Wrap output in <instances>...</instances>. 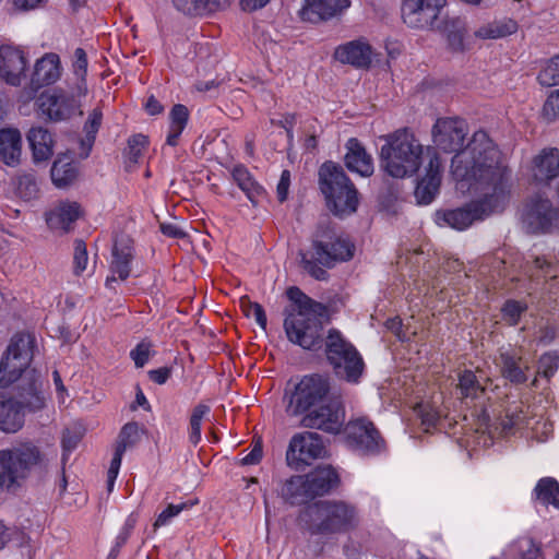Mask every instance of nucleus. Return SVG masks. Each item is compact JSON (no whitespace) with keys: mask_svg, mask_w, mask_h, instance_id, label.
<instances>
[{"mask_svg":"<svg viewBox=\"0 0 559 559\" xmlns=\"http://www.w3.org/2000/svg\"><path fill=\"white\" fill-rule=\"evenodd\" d=\"M29 377L23 380L14 397L0 393V429L13 433L20 430L24 424L25 411L35 412L45 405V399L39 390V376L31 370Z\"/></svg>","mask_w":559,"mask_h":559,"instance_id":"nucleus-5","label":"nucleus"},{"mask_svg":"<svg viewBox=\"0 0 559 559\" xmlns=\"http://www.w3.org/2000/svg\"><path fill=\"white\" fill-rule=\"evenodd\" d=\"M338 484V474L332 466H319L305 476H294L287 480L283 495L292 504H301L329 493Z\"/></svg>","mask_w":559,"mask_h":559,"instance_id":"nucleus-8","label":"nucleus"},{"mask_svg":"<svg viewBox=\"0 0 559 559\" xmlns=\"http://www.w3.org/2000/svg\"><path fill=\"white\" fill-rule=\"evenodd\" d=\"M262 447L260 443L254 444L252 450L246 454L241 460L242 465H254L258 464L262 459Z\"/></svg>","mask_w":559,"mask_h":559,"instance_id":"nucleus-62","label":"nucleus"},{"mask_svg":"<svg viewBox=\"0 0 559 559\" xmlns=\"http://www.w3.org/2000/svg\"><path fill=\"white\" fill-rule=\"evenodd\" d=\"M22 158V134L16 128L0 129V162L9 167L20 165Z\"/></svg>","mask_w":559,"mask_h":559,"instance_id":"nucleus-27","label":"nucleus"},{"mask_svg":"<svg viewBox=\"0 0 559 559\" xmlns=\"http://www.w3.org/2000/svg\"><path fill=\"white\" fill-rule=\"evenodd\" d=\"M19 193L26 199L35 198L37 194V186L31 178L20 180Z\"/></svg>","mask_w":559,"mask_h":559,"instance_id":"nucleus-61","label":"nucleus"},{"mask_svg":"<svg viewBox=\"0 0 559 559\" xmlns=\"http://www.w3.org/2000/svg\"><path fill=\"white\" fill-rule=\"evenodd\" d=\"M457 390L462 399L471 400L479 399L485 393V386L471 370H465L459 376Z\"/></svg>","mask_w":559,"mask_h":559,"instance_id":"nucleus-37","label":"nucleus"},{"mask_svg":"<svg viewBox=\"0 0 559 559\" xmlns=\"http://www.w3.org/2000/svg\"><path fill=\"white\" fill-rule=\"evenodd\" d=\"M61 76V63L57 53L49 52L36 61L32 84L36 87L50 85L57 82Z\"/></svg>","mask_w":559,"mask_h":559,"instance_id":"nucleus-28","label":"nucleus"},{"mask_svg":"<svg viewBox=\"0 0 559 559\" xmlns=\"http://www.w3.org/2000/svg\"><path fill=\"white\" fill-rule=\"evenodd\" d=\"M347 152L345 154L346 167L361 177H370L373 174V159L367 153L362 144L355 138H352L346 143Z\"/></svg>","mask_w":559,"mask_h":559,"instance_id":"nucleus-26","label":"nucleus"},{"mask_svg":"<svg viewBox=\"0 0 559 559\" xmlns=\"http://www.w3.org/2000/svg\"><path fill=\"white\" fill-rule=\"evenodd\" d=\"M498 366L502 377L513 384L525 383L528 379L530 362L514 350H501Z\"/></svg>","mask_w":559,"mask_h":559,"instance_id":"nucleus-25","label":"nucleus"},{"mask_svg":"<svg viewBox=\"0 0 559 559\" xmlns=\"http://www.w3.org/2000/svg\"><path fill=\"white\" fill-rule=\"evenodd\" d=\"M289 186L290 173L288 170H283L276 187L277 199L280 202H284L287 199Z\"/></svg>","mask_w":559,"mask_h":559,"instance_id":"nucleus-60","label":"nucleus"},{"mask_svg":"<svg viewBox=\"0 0 559 559\" xmlns=\"http://www.w3.org/2000/svg\"><path fill=\"white\" fill-rule=\"evenodd\" d=\"M324 309L287 312L284 330L287 338L304 349H320L323 344V324L321 321Z\"/></svg>","mask_w":559,"mask_h":559,"instance_id":"nucleus-10","label":"nucleus"},{"mask_svg":"<svg viewBox=\"0 0 559 559\" xmlns=\"http://www.w3.org/2000/svg\"><path fill=\"white\" fill-rule=\"evenodd\" d=\"M325 354L336 376L348 382H358L365 368L364 360L354 345L336 329H331L326 335Z\"/></svg>","mask_w":559,"mask_h":559,"instance_id":"nucleus-9","label":"nucleus"},{"mask_svg":"<svg viewBox=\"0 0 559 559\" xmlns=\"http://www.w3.org/2000/svg\"><path fill=\"white\" fill-rule=\"evenodd\" d=\"M130 356L133 359L134 365L138 368H142L148 361L151 356L150 344L143 342L138 344L136 347L130 352Z\"/></svg>","mask_w":559,"mask_h":559,"instance_id":"nucleus-56","label":"nucleus"},{"mask_svg":"<svg viewBox=\"0 0 559 559\" xmlns=\"http://www.w3.org/2000/svg\"><path fill=\"white\" fill-rule=\"evenodd\" d=\"M304 521L311 534L333 535L355 530L359 512L355 504L344 500H323L309 506Z\"/></svg>","mask_w":559,"mask_h":559,"instance_id":"nucleus-4","label":"nucleus"},{"mask_svg":"<svg viewBox=\"0 0 559 559\" xmlns=\"http://www.w3.org/2000/svg\"><path fill=\"white\" fill-rule=\"evenodd\" d=\"M287 296L289 300L293 301V305L286 309L287 312L295 311H308L313 309H324V306L320 302H317L309 298L306 294H304L298 287H290L287 290Z\"/></svg>","mask_w":559,"mask_h":559,"instance_id":"nucleus-40","label":"nucleus"},{"mask_svg":"<svg viewBox=\"0 0 559 559\" xmlns=\"http://www.w3.org/2000/svg\"><path fill=\"white\" fill-rule=\"evenodd\" d=\"M148 141L143 134L132 135L128 140V157L131 162L136 163L142 155L143 150L146 147Z\"/></svg>","mask_w":559,"mask_h":559,"instance_id":"nucleus-48","label":"nucleus"},{"mask_svg":"<svg viewBox=\"0 0 559 559\" xmlns=\"http://www.w3.org/2000/svg\"><path fill=\"white\" fill-rule=\"evenodd\" d=\"M468 133V128L463 119L456 117L439 118L432 127V141L436 147L445 153L465 150L468 145L462 148V145ZM469 144V142L467 143Z\"/></svg>","mask_w":559,"mask_h":559,"instance_id":"nucleus-17","label":"nucleus"},{"mask_svg":"<svg viewBox=\"0 0 559 559\" xmlns=\"http://www.w3.org/2000/svg\"><path fill=\"white\" fill-rule=\"evenodd\" d=\"M24 539L25 535L22 531L16 527H7L3 522L0 521V549L10 542H15L17 545H22Z\"/></svg>","mask_w":559,"mask_h":559,"instance_id":"nucleus-49","label":"nucleus"},{"mask_svg":"<svg viewBox=\"0 0 559 559\" xmlns=\"http://www.w3.org/2000/svg\"><path fill=\"white\" fill-rule=\"evenodd\" d=\"M429 163L426 175L418 181L415 189V198L418 204L427 205L433 201L439 192L441 183V159L432 147H427Z\"/></svg>","mask_w":559,"mask_h":559,"instance_id":"nucleus-21","label":"nucleus"},{"mask_svg":"<svg viewBox=\"0 0 559 559\" xmlns=\"http://www.w3.org/2000/svg\"><path fill=\"white\" fill-rule=\"evenodd\" d=\"M451 173L459 191L480 198L462 207L437 211L435 221L439 226L464 230L504 209L509 201V171L487 132H474L468 146L452 157Z\"/></svg>","mask_w":559,"mask_h":559,"instance_id":"nucleus-1","label":"nucleus"},{"mask_svg":"<svg viewBox=\"0 0 559 559\" xmlns=\"http://www.w3.org/2000/svg\"><path fill=\"white\" fill-rule=\"evenodd\" d=\"M73 70L78 76V83L82 82L83 86H86L84 75L87 70V57L83 48H76L74 51Z\"/></svg>","mask_w":559,"mask_h":559,"instance_id":"nucleus-52","label":"nucleus"},{"mask_svg":"<svg viewBox=\"0 0 559 559\" xmlns=\"http://www.w3.org/2000/svg\"><path fill=\"white\" fill-rule=\"evenodd\" d=\"M535 492L543 504H552L559 509V483L555 478H542L535 487Z\"/></svg>","mask_w":559,"mask_h":559,"instance_id":"nucleus-38","label":"nucleus"},{"mask_svg":"<svg viewBox=\"0 0 559 559\" xmlns=\"http://www.w3.org/2000/svg\"><path fill=\"white\" fill-rule=\"evenodd\" d=\"M349 5L350 0H305L300 16L304 21L316 23L341 14Z\"/></svg>","mask_w":559,"mask_h":559,"instance_id":"nucleus-24","label":"nucleus"},{"mask_svg":"<svg viewBox=\"0 0 559 559\" xmlns=\"http://www.w3.org/2000/svg\"><path fill=\"white\" fill-rule=\"evenodd\" d=\"M414 412L420 419L425 431H429L431 428H435L441 418L439 409L430 402H420L416 404Z\"/></svg>","mask_w":559,"mask_h":559,"instance_id":"nucleus-41","label":"nucleus"},{"mask_svg":"<svg viewBox=\"0 0 559 559\" xmlns=\"http://www.w3.org/2000/svg\"><path fill=\"white\" fill-rule=\"evenodd\" d=\"M526 305L516 300H508L502 307V318L510 325L519 323L522 313L526 310Z\"/></svg>","mask_w":559,"mask_h":559,"instance_id":"nucleus-47","label":"nucleus"},{"mask_svg":"<svg viewBox=\"0 0 559 559\" xmlns=\"http://www.w3.org/2000/svg\"><path fill=\"white\" fill-rule=\"evenodd\" d=\"M334 58L356 69H367L372 62V48L365 38H358L335 48Z\"/></svg>","mask_w":559,"mask_h":559,"instance_id":"nucleus-23","label":"nucleus"},{"mask_svg":"<svg viewBox=\"0 0 559 559\" xmlns=\"http://www.w3.org/2000/svg\"><path fill=\"white\" fill-rule=\"evenodd\" d=\"M143 433L144 429L138 423H127L118 435L116 449L126 452L128 449L135 447L140 442Z\"/></svg>","mask_w":559,"mask_h":559,"instance_id":"nucleus-39","label":"nucleus"},{"mask_svg":"<svg viewBox=\"0 0 559 559\" xmlns=\"http://www.w3.org/2000/svg\"><path fill=\"white\" fill-rule=\"evenodd\" d=\"M123 454H124V452H122L121 450H118V449L115 450V453H114V456L111 459L110 466L108 469L109 490H111L114 483L119 474Z\"/></svg>","mask_w":559,"mask_h":559,"instance_id":"nucleus-59","label":"nucleus"},{"mask_svg":"<svg viewBox=\"0 0 559 559\" xmlns=\"http://www.w3.org/2000/svg\"><path fill=\"white\" fill-rule=\"evenodd\" d=\"M26 66L27 60L21 49L9 45L0 47V78L8 84L20 85Z\"/></svg>","mask_w":559,"mask_h":559,"instance_id":"nucleus-22","label":"nucleus"},{"mask_svg":"<svg viewBox=\"0 0 559 559\" xmlns=\"http://www.w3.org/2000/svg\"><path fill=\"white\" fill-rule=\"evenodd\" d=\"M348 445L360 454L376 455L384 451L385 441L367 418L349 420L345 426Z\"/></svg>","mask_w":559,"mask_h":559,"instance_id":"nucleus-15","label":"nucleus"},{"mask_svg":"<svg viewBox=\"0 0 559 559\" xmlns=\"http://www.w3.org/2000/svg\"><path fill=\"white\" fill-rule=\"evenodd\" d=\"M457 26L453 31H450L448 33V43L450 47L455 50L460 51L464 49V26L457 22Z\"/></svg>","mask_w":559,"mask_h":559,"instance_id":"nucleus-57","label":"nucleus"},{"mask_svg":"<svg viewBox=\"0 0 559 559\" xmlns=\"http://www.w3.org/2000/svg\"><path fill=\"white\" fill-rule=\"evenodd\" d=\"M160 230L165 236L171 238H183L186 236V233L174 224H160Z\"/></svg>","mask_w":559,"mask_h":559,"instance_id":"nucleus-64","label":"nucleus"},{"mask_svg":"<svg viewBox=\"0 0 559 559\" xmlns=\"http://www.w3.org/2000/svg\"><path fill=\"white\" fill-rule=\"evenodd\" d=\"M88 264V253L86 249V243L76 239L74 241V252H73V273L76 276H80L86 269Z\"/></svg>","mask_w":559,"mask_h":559,"instance_id":"nucleus-43","label":"nucleus"},{"mask_svg":"<svg viewBox=\"0 0 559 559\" xmlns=\"http://www.w3.org/2000/svg\"><path fill=\"white\" fill-rule=\"evenodd\" d=\"M34 340L29 334H16L11 338L0 364V388L17 380L33 359Z\"/></svg>","mask_w":559,"mask_h":559,"instance_id":"nucleus-13","label":"nucleus"},{"mask_svg":"<svg viewBox=\"0 0 559 559\" xmlns=\"http://www.w3.org/2000/svg\"><path fill=\"white\" fill-rule=\"evenodd\" d=\"M171 369L168 367H162L148 371L150 379L157 384H164L170 377Z\"/></svg>","mask_w":559,"mask_h":559,"instance_id":"nucleus-63","label":"nucleus"},{"mask_svg":"<svg viewBox=\"0 0 559 559\" xmlns=\"http://www.w3.org/2000/svg\"><path fill=\"white\" fill-rule=\"evenodd\" d=\"M380 151V166L393 178L411 177L417 173L424 154V145L407 128L385 135Z\"/></svg>","mask_w":559,"mask_h":559,"instance_id":"nucleus-3","label":"nucleus"},{"mask_svg":"<svg viewBox=\"0 0 559 559\" xmlns=\"http://www.w3.org/2000/svg\"><path fill=\"white\" fill-rule=\"evenodd\" d=\"M194 502H181L178 504H169L164 511H162L154 522V527L158 528L167 525L171 519L177 516L181 511L191 508Z\"/></svg>","mask_w":559,"mask_h":559,"instance_id":"nucleus-46","label":"nucleus"},{"mask_svg":"<svg viewBox=\"0 0 559 559\" xmlns=\"http://www.w3.org/2000/svg\"><path fill=\"white\" fill-rule=\"evenodd\" d=\"M543 115L548 120L559 117V90L554 91L546 99L543 107Z\"/></svg>","mask_w":559,"mask_h":559,"instance_id":"nucleus-55","label":"nucleus"},{"mask_svg":"<svg viewBox=\"0 0 559 559\" xmlns=\"http://www.w3.org/2000/svg\"><path fill=\"white\" fill-rule=\"evenodd\" d=\"M518 31V24L511 19L496 20L481 25L475 31L474 35L480 39H499L514 34Z\"/></svg>","mask_w":559,"mask_h":559,"instance_id":"nucleus-33","label":"nucleus"},{"mask_svg":"<svg viewBox=\"0 0 559 559\" xmlns=\"http://www.w3.org/2000/svg\"><path fill=\"white\" fill-rule=\"evenodd\" d=\"M26 139L35 163L46 162L53 155L55 139L51 132L43 127H32Z\"/></svg>","mask_w":559,"mask_h":559,"instance_id":"nucleus-29","label":"nucleus"},{"mask_svg":"<svg viewBox=\"0 0 559 559\" xmlns=\"http://www.w3.org/2000/svg\"><path fill=\"white\" fill-rule=\"evenodd\" d=\"M52 182L58 188L69 186L76 178V168L68 156L58 157L50 170Z\"/></svg>","mask_w":559,"mask_h":559,"instance_id":"nucleus-35","label":"nucleus"},{"mask_svg":"<svg viewBox=\"0 0 559 559\" xmlns=\"http://www.w3.org/2000/svg\"><path fill=\"white\" fill-rule=\"evenodd\" d=\"M80 214L76 202H60L46 214V222L52 230L68 231Z\"/></svg>","mask_w":559,"mask_h":559,"instance_id":"nucleus-30","label":"nucleus"},{"mask_svg":"<svg viewBox=\"0 0 559 559\" xmlns=\"http://www.w3.org/2000/svg\"><path fill=\"white\" fill-rule=\"evenodd\" d=\"M246 317L252 318L263 329H266L267 320L266 314L261 305L257 302H248L243 306Z\"/></svg>","mask_w":559,"mask_h":559,"instance_id":"nucleus-53","label":"nucleus"},{"mask_svg":"<svg viewBox=\"0 0 559 559\" xmlns=\"http://www.w3.org/2000/svg\"><path fill=\"white\" fill-rule=\"evenodd\" d=\"M522 218L527 231L545 233L557 221L558 212L548 199L538 195L525 205Z\"/></svg>","mask_w":559,"mask_h":559,"instance_id":"nucleus-19","label":"nucleus"},{"mask_svg":"<svg viewBox=\"0 0 559 559\" xmlns=\"http://www.w3.org/2000/svg\"><path fill=\"white\" fill-rule=\"evenodd\" d=\"M326 455L322 437L317 432L304 431L292 437L286 452L287 464L299 469Z\"/></svg>","mask_w":559,"mask_h":559,"instance_id":"nucleus-16","label":"nucleus"},{"mask_svg":"<svg viewBox=\"0 0 559 559\" xmlns=\"http://www.w3.org/2000/svg\"><path fill=\"white\" fill-rule=\"evenodd\" d=\"M82 439V433L78 430L66 429L62 435V461H67L68 454L73 451Z\"/></svg>","mask_w":559,"mask_h":559,"instance_id":"nucleus-51","label":"nucleus"},{"mask_svg":"<svg viewBox=\"0 0 559 559\" xmlns=\"http://www.w3.org/2000/svg\"><path fill=\"white\" fill-rule=\"evenodd\" d=\"M539 365L543 368V373L550 377L559 367V356L552 353L545 354L540 357Z\"/></svg>","mask_w":559,"mask_h":559,"instance_id":"nucleus-58","label":"nucleus"},{"mask_svg":"<svg viewBox=\"0 0 559 559\" xmlns=\"http://www.w3.org/2000/svg\"><path fill=\"white\" fill-rule=\"evenodd\" d=\"M538 81L542 85L554 86L559 84V56L552 58L539 72Z\"/></svg>","mask_w":559,"mask_h":559,"instance_id":"nucleus-45","label":"nucleus"},{"mask_svg":"<svg viewBox=\"0 0 559 559\" xmlns=\"http://www.w3.org/2000/svg\"><path fill=\"white\" fill-rule=\"evenodd\" d=\"M210 414V406L203 403L198 404L192 409L189 420V440L197 445L201 440V423Z\"/></svg>","mask_w":559,"mask_h":559,"instance_id":"nucleus-42","label":"nucleus"},{"mask_svg":"<svg viewBox=\"0 0 559 559\" xmlns=\"http://www.w3.org/2000/svg\"><path fill=\"white\" fill-rule=\"evenodd\" d=\"M45 455L32 442L0 451V486L7 490L20 487L33 471L44 466Z\"/></svg>","mask_w":559,"mask_h":559,"instance_id":"nucleus-7","label":"nucleus"},{"mask_svg":"<svg viewBox=\"0 0 559 559\" xmlns=\"http://www.w3.org/2000/svg\"><path fill=\"white\" fill-rule=\"evenodd\" d=\"M447 0H404L402 17L414 28H427L433 25Z\"/></svg>","mask_w":559,"mask_h":559,"instance_id":"nucleus-18","label":"nucleus"},{"mask_svg":"<svg viewBox=\"0 0 559 559\" xmlns=\"http://www.w3.org/2000/svg\"><path fill=\"white\" fill-rule=\"evenodd\" d=\"M319 183L328 207L337 216L350 215L358 206V191L343 168L332 162L319 170Z\"/></svg>","mask_w":559,"mask_h":559,"instance_id":"nucleus-6","label":"nucleus"},{"mask_svg":"<svg viewBox=\"0 0 559 559\" xmlns=\"http://www.w3.org/2000/svg\"><path fill=\"white\" fill-rule=\"evenodd\" d=\"M344 423L345 409L341 399L335 395L306 412L300 419L301 427L333 435L341 432Z\"/></svg>","mask_w":559,"mask_h":559,"instance_id":"nucleus-14","label":"nucleus"},{"mask_svg":"<svg viewBox=\"0 0 559 559\" xmlns=\"http://www.w3.org/2000/svg\"><path fill=\"white\" fill-rule=\"evenodd\" d=\"M230 0H173L175 8L187 15H202L229 4Z\"/></svg>","mask_w":559,"mask_h":559,"instance_id":"nucleus-32","label":"nucleus"},{"mask_svg":"<svg viewBox=\"0 0 559 559\" xmlns=\"http://www.w3.org/2000/svg\"><path fill=\"white\" fill-rule=\"evenodd\" d=\"M525 418L521 407L515 406L514 408H509L506 414V419L502 421V428L508 431L515 427H521L525 424Z\"/></svg>","mask_w":559,"mask_h":559,"instance_id":"nucleus-50","label":"nucleus"},{"mask_svg":"<svg viewBox=\"0 0 559 559\" xmlns=\"http://www.w3.org/2000/svg\"><path fill=\"white\" fill-rule=\"evenodd\" d=\"M134 259V248L129 239L116 240L111 250V260L109 263V275L105 285L109 289H115L114 284L119 280L124 282L131 273V265Z\"/></svg>","mask_w":559,"mask_h":559,"instance_id":"nucleus-20","label":"nucleus"},{"mask_svg":"<svg viewBox=\"0 0 559 559\" xmlns=\"http://www.w3.org/2000/svg\"><path fill=\"white\" fill-rule=\"evenodd\" d=\"M332 396L328 378L320 374L305 376L289 395L286 413L289 416L305 414Z\"/></svg>","mask_w":559,"mask_h":559,"instance_id":"nucleus-12","label":"nucleus"},{"mask_svg":"<svg viewBox=\"0 0 559 559\" xmlns=\"http://www.w3.org/2000/svg\"><path fill=\"white\" fill-rule=\"evenodd\" d=\"M103 112L99 108H94L84 124L85 141L91 146L96 138V134L102 126Z\"/></svg>","mask_w":559,"mask_h":559,"instance_id":"nucleus-44","label":"nucleus"},{"mask_svg":"<svg viewBox=\"0 0 559 559\" xmlns=\"http://www.w3.org/2000/svg\"><path fill=\"white\" fill-rule=\"evenodd\" d=\"M189 119V110L185 105H175L169 112V132L166 143L170 146H176L178 140L185 130Z\"/></svg>","mask_w":559,"mask_h":559,"instance_id":"nucleus-34","label":"nucleus"},{"mask_svg":"<svg viewBox=\"0 0 559 559\" xmlns=\"http://www.w3.org/2000/svg\"><path fill=\"white\" fill-rule=\"evenodd\" d=\"M534 179L538 182H548L559 176V150H544L534 159Z\"/></svg>","mask_w":559,"mask_h":559,"instance_id":"nucleus-31","label":"nucleus"},{"mask_svg":"<svg viewBox=\"0 0 559 559\" xmlns=\"http://www.w3.org/2000/svg\"><path fill=\"white\" fill-rule=\"evenodd\" d=\"M231 176L234 181L246 193L250 201L254 202L255 199L262 194V187L254 180L245 166H235L233 168Z\"/></svg>","mask_w":559,"mask_h":559,"instance_id":"nucleus-36","label":"nucleus"},{"mask_svg":"<svg viewBox=\"0 0 559 559\" xmlns=\"http://www.w3.org/2000/svg\"><path fill=\"white\" fill-rule=\"evenodd\" d=\"M86 86L76 83L75 87H61L43 93L36 104L39 112L47 119L58 122L70 119L78 111L82 114L81 97L85 96Z\"/></svg>","mask_w":559,"mask_h":559,"instance_id":"nucleus-11","label":"nucleus"},{"mask_svg":"<svg viewBox=\"0 0 559 559\" xmlns=\"http://www.w3.org/2000/svg\"><path fill=\"white\" fill-rule=\"evenodd\" d=\"M533 265L531 267H528V270L526 271V273L531 276V277H539L540 275L543 276H548L550 275L551 277H555V275H551V272L550 270L552 269V265L546 261L544 258H540V257H535L532 261Z\"/></svg>","mask_w":559,"mask_h":559,"instance_id":"nucleus-54","label":"nucleus"},{"mask_svg":"<svg viewBox=\"0 0 559 559\" xmlns=\"http://www.w3.org/2000/svg\"><path fill=\"white\" fill-rule=\"evenodd\" d=\"M354 245L329 223L319 224L312 236L311 247L299 252L302 270L317 281H326L325 269L354 255Z\"/></svg>","mask_w":559,"mask_h":559,"instance_id":"nucleus-2","label":"nucleus"}]
</instances>
